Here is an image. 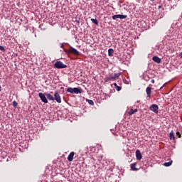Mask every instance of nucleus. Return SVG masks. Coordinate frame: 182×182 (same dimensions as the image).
Here are the masks:
<instances>
[{
  "instance_id": "20e7f679",
  "label": "nucleus",
  "mask_w": 182,
  "mask_h": 182,
  "mask_svg": "<svg viewBox=\"0 0 182 182\" xmlns=\"http://www.w3.org/2000/svg\"><path fill=\"white\" fill-rule=\"evenodd\" d=\"M149 109L151 112H154V113H155L156 114H159V105H156V104H153L150 106Z\"/></svg>"
},
{
  "instance_id": "39448f33",
  "label": "nucleus",
  "mask_w": 182,
  "mask_h": 182,
  "mask_svg": "<svg viewBox=\"0 0 182 182\" xmlns=\"http://www.w3.org/2000/svg\"><path fill=\"white\" fill-rule=\"evenodd\" d=\"M38 97H40L41 100L43 102V103H48V99L46 98V95L40 92L38 93Z\"/></svg>"
},
{
  "instance_id": "412c9836",
  "label": "nucleus",
  "mask_w": 182,
  "mask_h": 182,
  "mask_svg": "<svg viewBox=\"0 0 182 182\" xmlns=\"http://www.w3.org/2000/svg\"><path fill=\"white\" fill-rule=\"evenodd\" d=\"M13 106H14V107H17V106H18V102H16V101H14V102H13Z\"/></svg>"
},
{
  "instance_id": "0eeeda50",
  "label": "nucleus",
  "mask_w": 182,
  "mask_h": 182,
  "mask_svg": "<svg viewBox=\"0 0 182 182\" xmlns=\"http://www.w3.org/2000/svg\"><path fill=\"white\" fill-rule=\"evenodd\" d=\"M126 18H127V15L117 14V15L112 16V19H114V20H116V19H126Z\"/></svg>"
},
{
  "instance_id": "ddd939ff",
  "label": "nucleus",
  "mask_w": 182,
  "mask_h": 182,
  "mask_svg": "<svg viewBox=\"0 0 182 182\" xmlns=\"http://www.w3.org/2000/svg\"><path fill=\"white\" fill-rule=\"evenodd\" d=\"M47 99H48V100H55V97H53V95L48 93V92H46L45 93Z\"/></svg>"
},
{
  "instance_id": "f257e3e1",
  "label": "nucleus",
  "mask_w": 182,
  "mask_h": 182,
  "mask_svg": "<svg viewBox=\"0 0 182 182\" xmlns=\"http://www.w3.org/2000/svg\"><path fill=\"white\" fill-rule=\"evenodd\" d=\"M120 76V73H114V75H110L109 77L105 78V82H109L110 80H116Z\"/></svg>"
},
{
  "instance_id": "c756f323",
  "label": "nucleus",
  "mask_w": 182,
  "mask_h": 182,
  "mask_svg": "<svg viewBox=\"0 0 182 182\" xmlns=\"http://www.w3.org/2000/svg\"><path fill=\"white\" fill-rule=\"evenodd\" d=\"M60 48H63V43L61 45Z\"/></svg>"
},
{
  "instance_id": "473e14b6",
  "label": "nucleus",
  "mask_w": 182,
  "mask_h": 182,
  "mask_svg": "<svg viewBox=\"0 0 182 182\" xmlns=\"http://www.w3.org/2000/svg\"><path fill=\"white\" fill-rule=\"evenodd\" d=\"M92 105H94V102H92Z\"/></svg>"
},
{
  "instance_id": "393cba45",
  "label": "nucleus",
  "mask_w": 182,
  "mask_h": 182,
  "mask_svg": "<svg viewBox=\"0 0 182 182\" xmlns=\"http://www.w3.org/2000/svg\"><path fill=\"white\" fill-rule=\"evenodd\" d=\"M88 101L89 105H92V100H87Z\"/></svg>"
},
{
  "instance_id": "5701e85b",
  "label": "nucleus",
  "mask_w": 182,
  "mask_h": 182,
  "mask_svg": "<svg viewBox=\"0 0 182 182\" xmlns=\"http://www.w3.org/2000/svg\"><path fill=\"white\" fill-rule=\"evenodd\" d=\"M64 52H65V53H70V49H69V50L64 49Z\"/></svg>"
},
{
  "instance_id": "aec40b11",
  "label": "nucleus",
  "mask_w": 182,
  "mask_h": 182,
  "mask_svg": "<svg viewBox=\"0 0 182 182\" xmlns=\"http://www.w3.org/2000/svg\"><path fill=\"white\" fill-rule=\"evenodd\" d=\"M92 22L93 23H95V25H99V21H97V20H96V19H92Z\"/></svg>"
},
{
  "instance_id": "dca6fc26",
  "label": "nucleus",
  "mask_w": 182,
  "mask_h": 182,
  "mask_svg": "<svg viewBox=\"0 0 182 182\" xmlns=\"http://www.w3.org/2000/svg\"><path fill=\"white\" fill-rule=\"evenodd\" d=\"M169 139L170 140H175L176 136H174V131H171L169 134Z\"/></svg>"
},
{
  "instance_id": "4be33fe9",
  "label": "nucleus",
  "mask_w": 182,
  "mask_h": 182,
  "mask_svg": "<svg viewBox=\"0 0 182 182\" xmlns=\"http://www.w3.org/2000/svg\"><path fill=\"white\" fill-rule=\"evenodd\" d=\"M0 50H2L3 52H5V48L2 46H0Z\"/></svg>"
},
{
  "instance_id": "4468645a",
  "label": "nucleus",
  "mask_w": 182,
  "mask_h": 182,
  "mask_svg": "<svg viewBox=\"0 0 182 182\" xmlns=\"http://www.w3.org/2000/svg\"><path fill=\"white\" fill-rule=\"evenodd\" d=\"M146 95H147V97H151V87H148L146 88Z\"/></svg>"
},
{
  "instance_id": "9d476101",
  "label": "nucleus",
  "mask_w": 182,
  "mask_h": 182,
  "mask_svg": "<svg viewBox=\"0 0 182 182\" xmlns=\"http://www.w3.org/2000/svg\"><path fill=\"white\" fill-rule=\"evenodd\" d=\"M75 156V152H71L68 156V161H73V157Z\"/></svg>"
},
{
  "instance_id": "2eb2a0df",
  "label": "nucleus",
  "mask_w": 182,
  "mask_h": 182,
  "mask_svg": "<svg viewBox=\"0 0 182 182\" xmlns=\"http://www.w3.org/2000/svg\"><path fill=\"white\" fill-rule=\"evenodd\" d=\"M137 112H138L137 109H131L129 111L128 114H129V116H132V114H134V113H137Z\"/></svg>"
},
{
  "instance_id": "7c9ffc66",
  "label": "nucleus",
  "mask_w": 182,
  "mask_h": 182,
  "mask_svg": "<svg viewBox=\"0 0 182 182\" xmlns=\"http://www.w3.org/2000/svg\"><path fill=\"white\" fill-rule=\"evenodd\" d=\"M60 89H61V90H63V89H64V87H60Z\"/></svg>"
},
{
  "instance_id": "f03ea898",
  "label": "nucleus",
  "mask_w": 182,
  "mask_h": 182,
  "mask_svg": "<svg viewBox=\"0 0 182 182\" xmlns=\"http://www.w3.org/2000/svg\"><path fill=\"white\" fill-rule=\"evenodd\" d=\"M54 66L56 68V69H66V68H68V65L63 64L62 61H56Z\"/></svg>"
},
{
  "instance_id": "a211bd4d",
  "label": "nucleus",
  "mask_w": 182,
  "mask_h": 182,
  "mask_svg": "<svg viewBox=\"0 0 182 182\" xmlns=\"http://www.w3.org/2000/svg\"><path fill=\"white\" fill-rule=\"evenodd\" d=\"M114 86L116 90H117V92H120V90H122V87L117 85V83H114Z\"/></svg>"
},
{
  "instance_id": "1a4fd4ad",
  "label": "nucleus",
  "mask_w": 182,
  "mask_h": 182,
  "mask_svg": "<svg viewBox=\"0 0 182 182\" xmlns=\"http://www.w3.org/2000/svg\"><path fill=\"white\" fill-rule=\"evenodd\" d=\"M136 160H141L142 159L141 152H140V150L137 149L136 151Z\"/></svg>"
},
{
  "instance_id": "bb28decb",
  "label": "nucleus",
  "mask_w": 182,
  "mask_h": 182,
  "mask_svg": "<svg viewBox=\"0 0 182 182\" xmlns=\"http://www.w3.org/2000/svg\"><path fill=\"white\" fill-rule=\"evenodd\" d=\"M164 87V85L160 88V90H161V89H163Z\"/></svg>"
},
{
  "instance_id": "f3484780",
  "label": "nucleus",
  "mask_w": 182,
  "mask_h": 182,
  "mask_svg": "<svg viewBox=\"0 0 182 182\" xmlns=\"http://www.w3.org/2000/svg\"><path fill=\"white\" fill-rule=\"evenodd\" d=\"M171 164H173V161L172 160H170L168 162H165L164 164V166L165 167H170V166H171Z\"/></svg>"
},
{
  "instance_id": "b1692460",
  "label": "nucleus",
  "mask_w": 182,
  "mask_h": 182,
  "mask_svg": "<svg viewBox=\"0 0 182 182\" xmlns=\"http://www.w3.org/2000/svg\"><path fill=\"white\" fill-rule=\"evenodd\" d=\"M176 136H178L179 139L181 138V134H180V132H176Z\"/></svg>"
},
{
  "instance_id": "2f4dec72",
  "label": "nucleus",
  "mask_w": 182,
  "mask_h": 182,
  "mask_svg": "<svg viewBox=\"0 0 182 182\" xmlns=\"http://www.w3.org/2000/svg\"><path fill=\"white\" fill-rule=\"evenodd\" d=\"M161 8V6H159V9H160Z\"/></svg>"
},
{
  "instance_id": "6ab92c4d",
  "label": "nucleus",
  "mask_w": 182,
  "mask_h": 182,
  "mask_svg": "<svg viewBox=\"0 0 182 182\" xmlns=\"http://www.w3.org/2000/svg\"><path fill=\"white\" fill-rule=\"evenodd\" d=\"M113 53H114V50H113L112 48H109L108 50V55L109 56H113Z\"/></svg>"
},
{
  "instance_id": "7ed1b4c3",
  "label": "nucleus",
  "mask_w": 182,
  "mask_h": 182,
  "mask_svg": "<svg viewBox=\"0 0 182 182\" xmlns=\"http://www.w3.org/2000/svg\"><path fill=\"white\" fill-rule=\"evenodd\" d=\"M67 92H68V93H75V95H79V93H82V92H80V89L77 87H68L67 89Z\"/></svg>"
},
{
  "instance_id": "c85d7f7f",
  "label": "nucleus",
  "mask_w": 182,
  "mask_h": 182,
  "mask_svg": "<svg viewBox=\"0 0 182 182\" xmlns=\"http://www.w3.org/2000/svg\"><path fill=\"white\" fill-rule=\"evenodd\" d=\"M1 90H2V87H1V85H0V92H1Z\"/></svg>"
},
{
  "instance_id": "9b49d317",
  "label": "nucleus",
  "mask_w": 182,
  "mask_h": 182,
  "mask_svg": "<svg viewBox=\"0 0 182 182\" xmlns=\"http://www.w3.org/2000/svg\"><path fill=\"white\" fill-rule=\"evenodd\" d=\"M152 60H154V62H156V63H161V59H160V58H159L158 56H154L152 58Z\"/></svg>"
},
{
  "instance_id": "6e6552de",
  "label": "nucleus",
  "mask_w": 182,
  "mask_h": 182,
  "mask_svg": "<svg viewBox=\"0 0 182 182\" xmlns=\"http://www.w3.org/2000/svg\"><path fill=\"white\" fill-rule=\"evenodd\" d=\"M70 53H73V55H80L79 51L75 49L73 47H70Z\"/></svg>"
},
{
  "instance_id": "a878e982",
  "label": "nucleus",
  "mask_w": 182,
  "mask_h": 182,
  "mask_svg": "<svg viewBox=\"0 0 182 182\" xmlns=\"http://www.w3.org/2000/svg\"><path fill=\"white\" fill-rule=\"evenodd\" d=\"M179 56L182 58V52L179 54Z\"/></svg>"
},
{
  "instance_id": "423d86ee",
  "label": "nucleus",
  "mask_w": 182,
  "mask_h": 182,
  "mask_svg": "<svg viewBox=\"0 0 182 182\" xmlns=\"http://www.w3.org/2000/svg\"><path fill=\"white\" fill-rule=\"evenodd\" d=\"M54 100L57 102V103H62V100L60 98V95L58 92H55L54 93Z\"/></svg>"
},
{
  "instance_id": "f8f14e48",
  "label": "nucleus",
  "mask_w": 182,
  "mask_h": 182,
  "mask_svg": "<svg viewBox=\"0 0 182 182\" xmlns=\"http://www.w3.org/2000/svg\"><path fill=\"white\" fill-rule=\"evenodd\" d=\"M136 166H137V163H134L130 165L132 171H137V170H139V168H136Z\"/></svg>"
},
{
  "instance_id": "cd10ccee",
  "label": "nucleus",
  "mask_w": 182,
  "mask_h": 182,
  "mask_svg": "<svg viewBox=\"0 0 182 182\" xmlns=\"http://www.w3.org/2000/svg\"><path fill=\"white\" fill-rule=\"evenodd\" d=\"M151 83H154V80H151Z\"/></svg>"
}]
</instances>
